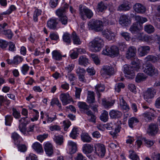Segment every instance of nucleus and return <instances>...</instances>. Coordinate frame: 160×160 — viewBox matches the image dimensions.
<instances>
[{
  "mask_svg": "<svg viewBox=\"0 0 160 160\" xmlns=\"http://www.w3.org/2000/svg\"><path fill=\"white\" fill-rule=\"evenodd\" d=\"M51 105L53 106L55 104L60 109H61L62 106L61 103L59 102L58 99L56 98L52 99L50 103Z\"/></svg>",
  "mask_w": 160,
  "mask_h": 160,
  "instance_id": "nucleus-48",
  "label": "nucleus"
},
{
  "mask_svg": "<svg viewBox=\"0 0 160 160\" xmlns=\"http://www.w3.org/2000/svg\"><path fill=\"white\" fill-rule=\"evenodd\" d=\"M76 72L78 76L80 75L85 74L86 71L83 68L78 67L76 69Z\"/></svg>",
  "mask_w": 160,
  "mask_h": 160,
  "instance_id": "nucleus-57",
  "label": "nucleus"
},
{
  "mask_svg": "<svg viewBox=\"0 0 160 160\" xmlns=\"http://www.w3.org/2000/svg\"><path fill=\"white\" fill-rule=\"evenodd\" d=\"M54 141L58 145H61L63 142L62 136L60 135H55L53 138Z\"/></svg>",
  "mask_w": 160,
  "mask_h": 160,
  "instance_id": "nucleus-37",
  "label": "nucleus"
},
{
  "mask_svg": "<svg viewBox=\"0 0 160 160\" xmlns=\"http://www.w3.org/2000/svg\"><path fill=\"white\" fill-rule=\"evenodd\" d=\"M56 19L51 18L47 22L48 26L50 29H54L57 24Z\"/></svg>",
  "mask_w": 160,
  "mask_h": 160,
  "instance_id": "nucleus-29",
  "label": "nucleus"
},
{
  "mask_svg": "<svg viewBox=\"0 0 160 160\" xmlns=\"http://www.w3.org/2000/svg\"><path fill=\"white\" fill-rule=\"evenodd\" d=\"M101 75L103 77L106 75L111 76L114 73V69L111 65H105L101 69Z\"/></svg>",
  "mask_w": 160,
  "mask_h": 160,
  "instance_id": "nucleus-7",
  "label": "nucleus"
},
{
  "mask_svg": "<svg viewBox=\"0 0 160 160\" xmlns=\"http://www.w3.org/2000/svg\"><path fill=\"white\" fill-rule=\"evenodd\" d=\"M140 30V28L138 27V23L133 24L129 29L130 31L132 33H137Z\"/></svg>",
  "mask_w": 160,
  "mask_h": 160,
  "instance_id": "nucleus-33",
  "label": "nucleus"
},
{
  "mask_svg": "<svg viewBox=\"0 0 160 160\" xmlns=\"http://www.w3.org/2000/svg\"><path fill=\"white\" fill-rule=\"evenodd\" d=\"M30 67L27 64H23L21 67V71L23 75H26Z\"/></svg>",
  "mask_w": 160,
  "mask_h": 160,
  "instance_id": "nucleus-50",
  "label": "nucleus"
},
{
  "mask_svg": "<svg viewBox=\"0 0 160 160\" xmlns=\"http://www.w3.org/2000/svg\"><path fill=\"white\" fill-rule=\"evenodd\" d=\"M133 8L135 12L138 13H144L146 11V8L145 6L139 3H137L134 4Z\"/></svg>",
  "mask_w": 160,
  "mask_h": 160,
  "instance_id": "nucleus-12",
  "label": "nucleus"
},
{
  "mask_svg": "<svg viewBox=\"0 0 160 160\" xmlns=\"http://www.w3.org/2000/svg\"><path fill=\"white\" fill-rule=\"evenodd\" d=\"M60 99L63 105H66L72 101V98L68 93H62L60 96Z\"/></svg>",
  "mask_w": 160,
  "mask_h": 160,
  "instance_id": "nucleus-10",
  "label": "nucleus"
},
{
  "mask_svg": "<svg viewBox=\"0 0 160 160\" xmlns=\"http://www.w3.org/2000/svg\"><path fill=\"white\" fill-rule=\"evenodd\" d=\"M129 158L132 160H139V156L133 150L129 151Z\"/></svg>",
  "mask_w": 160,
  "mask_h": 160,
  "instance_id": "nucleus-38",
  "label": "nucleus"
},
{
  "mask_svg": "<svg viewBox=\"0 0 160 160\" xmlns=\"http://www.w3.org/2000/svg\"><path fill=\"white\" fill-rule=\"evenodd\" d=\"M102 34L104 37L109 40L113 39L117 35L116 33L113 32L108 29L103 30Z\"/></svg>",
  "mask_w": 160,
  "mask_h": 160,
  "instance_id": "nucleus-9",
  "label": "nucleus"
},
{
  "mask_svg": "<svg viewBox=\"0 0 160 160\" xmlns=\"http://www.w3.org/2000/svg\"><path fill=\"white\" fill-rule=\"evenodd\" d=\"M144 30L147 33L151 34L154 32L155 28L152 25L147 24L144 27Z\"/></svg>",
  "mask_w": 160,
  "mask_h": 160,
  "instance_id": "nucleus-34",
  "label": "nucleus"
},
{
  "mask_svg": "<svg viewBox=\"0 0 160 160\" xmlns=\"http://www.w3.org/2000/svg\"><path fill=\"white\" fill-rule=\"evenodd\" d=\"M110 117L112 118H118L121 117L122 116L121 112L116 110H112L109 113Z\"/></svg>",
  "mask_w": 160,
  "mask_h": 160,
  "instance_id": "nucleus-24",
  "label": "nucleus"
},
{
  "mask_svg": "<svg viewBox=\"0 0 160 160\" xmlns=\"http://www.w3.org/2000/svg\"><path fill=\"white\" fill-rule=\"evenodd\" d=\"M78 61L79 65L85 67L89 63L88 59L84 56H80L78 58Z\"/></svg>",
  "mask_w": 160,
  "mask_h": 160,
  "instance_id": "nucleus-20",
  "label": "nucleus"
},
{
  "mask_svg": "<svg viewBox=\"0 0 160 160\" xmlns=\"http://www.w3.org/2000/svg\"><path fill=\"white\" fill-rule=\"evenodd\" d=\"M120 35L127 41H129L131 39L130 34L127 32H120Z\"/></svg>",
  "mask_w": 160,
  "mask_h": 160,
  "instance_id": "nucleus-54",
  "label": "nucleus"
},
{
  "mask_svg": "<svg viewBox=\"0 0 160 160\" xmlns=\"http://www.w3.org/2000/svg\"><path fill=\"white\" fill-rule=\"evenodd\" d=\"M78 105L80 109L84 111L89 109V107L85 102H78Z\"/></svg>",
  "mask_w": 160,
  "mask_h": 160,
  "instance_id": "nucleus-44",
  "label": "nucleus"
},
{
  "mask_svg": "<svg viewBox=\"0 0 160 160\" xmlns=\"http://www.w3.org/2000/svg\"><path fill=\"white\" fill-rule=\"evenodd\" d=\"M82 149L84 153L88 154L91 153L93 151V146L88 144H85L83 145Z\"/></svg>",
  "mask_w": 160,
  "mask_h": 160,
  "instance_id": "nucleus-18",
  "label": "nucleus"
},
{
  "mask_svg": "<svg viewBox=\"0 0 160 160\" xmlns=\"http://www.w3.org/2000/svg\"><path fill=\"white\" fill-rule=\"evenodd\" d=\"M88 25L97 31H101L103 27L102 22L99 20H92L89 22Z\"/></svg>",
  "mask_w": 160,
  "mask_h": 160,
  "instance_id": "nucleus-5",
  "label": "nucleus"
},
{
  "mask_svg": "<svg viewBox=\"0 0 160 160\" xmlns=\"http://www.w3.org/2000/svg\"><path fill=\"white\" fill-rule=\"evenodd\" d=\"M65 12V10L63 8H60L55 12L56 15L59 17L64 16Z\"/></svg>",
  "mask_w": 160,
  "mask_h": 160,
  "instance_id": "nucleus-46",
  "label": "nucleus"
},
{
  "mask_svg": "<svg viewBox=\"0 0 160 160\" xmlns=\"http://www.w3.org/2000/svg\"><path fill=\"white\" fill-rule=\"evenodd\" d=\"M12 137L14 141L15 144L18 145V144L19 143V139L20 138V136L18 133L14 132L12 134Z\"/></svg>",
  "mask_w": 160,
  "mask_h": 160,
  "instance_id": "nucleus-47",
  "label": "nucleus"
},
{
  "mask_svg": "<svg viewBox=\"0 0 160 160\" xmlns=\"http://www.w3.org/2000/svg\"><path fill=\"white\" fill-rule=\"evenodd\" d=\"M136 49L134 47L129 48L126 52V57L128 59H130L135 57L136 55Z\"/></svg>",
  "mask_w": 160,
  "mask_h": 160,
  "instance_id": "nucleus-14",
  "label": "nucleus"
},
{
  "mask_svg": "<svg viewBox=\"0 0 160 160\" xmlns=\"http://www.w3.org/2000/svg\"><path fill=\"white\" fill-rule=\"evenodd\" d=\"M106 8V5L103 2H101L98 4L97 10L98 12H102Z\"/></svg>",
  "mask_w": 160,
  "mask_h": 160,
  "instance_id": "nucleus-49",
  "label": "nucleus"
},
{
  "mask_svg": "<svg viewBox=\"0 0 160 160\" xmlns=\"http://www.w3.org/2000/svg\"><path fill=\"white\" fill-rule=\"evenodd\" d=\"M119 105L120 108L123 110L126 111H128L129 110V108L124 101L123 98L121 96L119 97Z\"/></svg>",
  "mask_w": 160,
  "mask_h": 160,
  "instance_id": "nucleus-22",
  "label": "nucleus"
},
{
  "mask_svg": "<svg viewBox=\"0 0 160 160\" xmlns=\"http://www.w3.org/2000/svg\"><path fill=\"white\" fill-rule=\"evenodd\" d=\"M12 110L13 112L12 114L14 118L17 119L19 118L21 116L20 112L14 108H12Z\"/></svg>",
  "mask_w": 160,
  "mask_h": 160,
  "instance_id": "nucleus-61",
  "label": "nucleus"
},
{
  "mask_svg": "<svg viewBox=\"0 0 160 160\" xmlns=\"http://www.w3.org/2000/svg\"><path fill=\"white\" fill-rule=\"evenodd\" d=\"M95 153L98 156L103 157L105 152L104 146L102 144L98 143L94 146Z\"/></svg>",
  "mask_w": 160,
  "mask_h": 160,
  "instance_id": "nucleus-8",
  "label": "nucleus"
},
{
  "mask_svg": "<svg viewBox=\"0 0 160 160\" xmlns=\"http://www.w3.org/2000/svg\"><path fill=\"white\" fill-rule=\"evenodd\" d=\"M104 43V41L102 38L97 37L89 42V46L93 48L95 52H98L103 46Z\"/></svg>",
  "mask_w": 160,
  "mask_h": 160,
  "instance_id": "nucleus-2",
  "label": "nucleus"
},
{
  "mask_svg": "<svg viewBox=\"0 0 160 160\" xmlns=\"http://www.w3.org/2000/svg\"><path fill=\"white\" fill-rule=\"evenodd\" d=\"M100 119L104 122L108 121V112L106 111H103L100 117Z\"/></svg>",
  "mask_w": 160,
  "mask_h": 160,
  "instance_id": "nucleus-35",
  "label": "nucleus"
},
{
  "mask_svg": "<svg viewBox=\"0 0 160 160\" xmlns=\"http://www.w3.org/2000/svg\"><path fill=\"white\" fill-rule=\"evenodd\" d=\"M135 18L136 20L140 23L142 24L148 21V20L146 18L139 15L135 16Z\"/></svg>",
  "mask_w": 160,
  "mask_h": 160,
  "instance_id": "nucleus-43",
  "label": "nucleus"
},
{
  "mask_svg": "<svg viewBox=\"0 0 160 160\" xmlns=\"http://www.w3.org/2000/svg\"><path fill=\"white\" fill-rule=\"evenodd\" d=\"M144 60L145 62L151 61L154 62L157 61L158 58L155 56L149 55L144 58Z\"/></svg>",
  "mask_w": 160,
  "mask_h": 160,
  "instance_id": "nucleus-41",
  "label": "nucleus"
},
{
  "mask_svg": "<svg viewBox=\"0 0 160 160\" xmlns=\"http://www.w3.org/2000/svg\"><path fill=\"white\" fill-rule=\"evenodd\" d=\"M63 123L64 126V131H67L68 129L71 125L70 122L68 120H64L63 121Z\"/></svg>",
  "mask_w": 160,
  "mask_h": 160,
  "instance_id": "nucleus-63",
  "label": "nucleus"
},
{
  "mask_svg": "<svg viewBox=\"0 0 160 160\" xmlns=\"http://www.w3.org/2000/svg\"><path fill=\"white\" fill-rule=\"evenodd\" d=\"M119 23L122 26H128L131 23L129 16L126 15L121 16L119 20Z\"/></svg>",
  "mask_w": 160,
  "mask_h": 160,
  "instance_id": "nucleus-11",
  "label": "nucleus"
},
{
  "mask_svg": "<svg viewBox=\"0 0 160 160\" xmlns=\"http://www.w3.org/2000/svg\"><path fill=\"white\" fill-rule=\"evenodd\" d=\"M63 39L64 41L68 43L71 42L70 35L69 33H64L63 36Z\"/></svg>",
  "mask_w": 160,
  "mask_h": 160,
  "instance_id": "nucleus-51",
  "label": "nucleus"
},
{
  "mask_svg": "<svg viewBox=\"0 0 160 160\" xmlns=\"http://www.w3.org/2000/svg\"><path fill=\"white\" fill-rule=\"evenodd\" d=\"M115 102V100H112L110 101H108L105 99H103L102 100V104L105 108H110L113 106Z\"/></svg>",
  "mask_w": 160,
  "mask_h": 160,
  "instance_id": "nucleus-26",
  "label": "nucleus"
},
{
  "mask_svg": "<svg viewBox=\"0 0 160 160\" xmlns=\"http://www.w3.org/2000/svg\"><path fill=\"white\" fill-rule=\"evenodd\" d=\"M33 149L38 153H41L43 152L42 146L39 143L36 142L32 145Z\"/></svg>",
  "mask_w": 160,
  "mask_h": 160,
  "instance_id": "nucleus-19",
  "label": "nucleus"
},
{
  "mask_svg": "<svg viewBox=\"0 0 160 160\" xmlns=\"http://www.w3.org/2000/svg\"><path fill=\"white\" fill-rule=\"evenodd\" d=\"M151 158L152 160H160V153L154 152L152 153Z\"/></svg>",
  "mask_w": 160,
  "mask_h": 160,
  "instance_id": "nucleus-59",
  "label": "nucleus"
},
{
  "mask_svg": "<svg viewBox=\"0 0 160 160\" xmlns=\"http://www.w3.org/2000/svg\"><path fill=\"white\" fill-rule=\"evenodd\" d=\"M44 149L46 154L51 156L53 153V149L52 144L49 142H46L44 146Z\"/></svg>",
  "mask_w": 160,
  "mask_h": 160,
  "instance_id": "nucleus-15",
  "label": "nucleus"
},
{
  "mask_svg": "<svg viewBox=\"0 0 160 160\" xmlns=\"http://www.w3.org/2000/svg\"><path fill=\"white\" fill-rule=\"evenodd\" d=\"M87 100L88 102L90 104L94 102L95 98L93 92H88Z\"/></svg>",
  "mask_w": 160,
  "mask_h": 160,
  "instance_id": "nucleus-36",
  "label": "nucleus"
},
{
  "mask_svg": "<svg viewBox=\"0 0 160 160\" xmlns=\"http://www.w3.org/2000/svg\"><path fill=\"white\" fill-rule=\"evenodd\" d=\"M103 22L105 23H106L108 25H112L115 23V20L114 18L109 19L105 18L103 20Z\"/></svg>",
  "mask_w": 160,
  "mask_h": 160,
  "instance_id": "nucleus-64",
  "label": "nucleus"
},
{
  "mask_svg": "<svg viewBox=\"0 0 160 160\" xmlns=\"http://www.w3.org/2000/svg\"><path fill=\"white\" fill-rule=\"evenodd\" d=\"M45 51V48L43 47L36 48L33 53V55L35 56L42 58L44 56Z\"/></svg>",
  "mask_w": 160,
  "mask_h": 160,
  "instance_id": "nucleus-21",
  "label": "nucleus"
},
{
  "mask_svg": "<svg viewBox=\"0 0 160 160\" xmlns=\"http://www.w3.org/2000/svg\"><path fill=\"white\" fill-rule=\"evenodd\" d=\"M124 87V86L122 83H120L116 84L115 87V90L118 92H119L121 90V89L123 88Z\"/></svg>",
  "mask_w": 160,
  "mask_h": 160,
  "instance_id": "nucleus-62",
  "label": "nucleus"
},
{
  "mask_svg": "<svg viewBox=\"0 0 160 160\" xmlns=\"http://www.w3.org/2000/svg\"><path fill=\"white\" fill-rule=\"evenodd\" d=\"M42 11L38 8H36L33 13V20L34 22H37L38 17L41 14Z\"/></svg>",
  "mask_w": 160,
  "mask_h": 160,
  "instance_id": "nucleus-32",
  "label": "nucleus"
},
{
  "mask_svg": "<svg viewBox=\"0 0 160 160\" xmlns=\"http://www.w3.org/2000/svg\"><path fill=\"white\" fill-rule=\"evenodd\" d=\"M158 130V128L156 125L151 124L149 126L148 132L150 135H154L157 133Z\"/></svg>",
  "mask_w": 160,
  "mask_h": 160,
  "instance_id": "nucleus-23",
  "label": "nucleus"
},
{
  "mask_svg": "<svg viewBox=\"0 0 160 160\" xmlns=\"http://www.w3.org/2000/svg\"><path fill=\"white\" fill-rule=\"evenodd\" d=\"M155 93L156 91L154 89L148 88L144 93V98L146 102L148 103H150L152 99L153 98Z\"/></svg>",
  "mask_w": 160,
  "mask_h": 160,
  "instance_id": "nucleus-6",
  "label": "nucleus"
},
{
  "mask_svg": "<svg viewBox=\"0 0 160 160\" xmlns=\"http://www.w3.org/2000/svg\"><path fill=\"white\" fill-rule=\"evenodd\" d=\"M0 33L5 35L8 39H11L13 36V34L10 30L8 29L6 30H0Z\"/></svg>",
  "mask_w": 160,
  "mask_h": 160,
  "instance_id": "nucleus-40",
  "label": "nucleus"
},
{
  "mask_svg": "<svg viewBox=\"0 0 160 160\" xmlns=\"http://www.w3.org/2000/svg\"><path fill=\"white\" fill-rule=\"evenodd\" d=\"M82 141L84 142H89L92 140L91 137L87 133H82L81 135Z\"/></svg>",
  "mask_w": 160,
  "mask_h": 160,
  "instance_id": "nucleus-28",
  "label": "nucleus"
},
{
  "mask_svg": "<svg viewBox=\"0 0 160 160\" xmlns=\"http://www.w3.org/2000/svg\"><path fill=\"white\" fill-rule=\"evenodd\" d=\"M16 9V7L13 5L11 6L6 11L2 13L3 14H10L12 12L15 10Z\"/></svg>",
  "mask_w": 160,
  "mask_h": 160,
  "instance_id": "nucleus-60",
  "label": "nucleus"
},
{
  "mask_svg": "<svg viewBox=\"0 0 160 160\" xmlns=\"http://www.w3.org/2000/svg\"><path fill=\"white\" fill-rule=\"evenodd\" d=\"M147 77L143 73H138L137 74L136 78V81L139 82L146 80Z\"/></svg>",
  "mask_w": 160,
  "mask_h": 160,
  "instance_id": "nucleus-31",
  "label": "nucleus"
},
{
  "mask_svg": "<svg viewBox=\"0 0 160 160\" xmlns=\"http://www.w3.org/2000/svg\"><path fill=\"white\" fill-rule=\"evenodd\" d=\"M139 122V120L136 118L132 117L130 118L128 120L129 126L132 128Z\"/></svg>",
  "mask_w": 160,
  "mask_h": 160,
  "instance_id": "nucleus-25",
  "label": "nucleus"
},
{
  "mask_svg": "<svg viewBox=\"0 0 160 160\" xmlns=\"http://www.w3.org/2000/svg\"><path fill=\"white\" fill-rule=\"evenodd\" d=\"M145 42H147L152 43L153 42L152 37V36L145 35L143 36L142 40Z\"/></svg>",
  "mask_w": 160,
  "mask_h": 160,
  "instance_id": "nucleus-58",
  "label": "nucleus"
},
{
  "mask_svg": "<svg viewBox=\"0 0 160 160\" xmlns=\"http://www.w3.org/2000/svg\"><path fill=\"white\" fill-rule=\"evenodd\" d=\"M22 58L18 55L15 56L13 60V63L15 64H18L21 63L22 61Z\"/></svg>",
  "mask_w": 160,
  "mask_h": 160,
  "instance_id": "nucleus-55",
  "label": "nucleus"
},
{
  "mask_svg": "<svg viewBox=\"0 0 160 160\" xmlns=\"http://www.w3.org/2000/svg\"><path fill=\"white\" fill-rule=\"evenodd\" d=\"M150 49V48L147 46H140L138 48L139 55L141 57L145 56L149 53Z\"/></svg>",
  "mask_w": 160,
  "mask_h": 160,
  "instance_id": "nucleus-13",
  "label": "nucleus"
},
{
  "mask_svg": "<svg viewBox=\"0 0 160 160\" xmlns=\"http://www.w3.org/2000/svg\"><path fill=\"white\" fill-rule=\"evenodd\" d=\"M143 71L147 74L152 76L157 75L158 73V70L155 69L154 67L151 64L144 63L142 68Z\"/></svg>",
  "mask_w": 160,
  "mask_h": 160,
  "instance_id": "nucleus-4",
  "label": "nucleus"
},
{
  "mask_svg": "<svg viewBox=\"0 0 160 160\" xmlns=\"http://www.w3.org/2000/svg\"><path fill=\"white\" fill-rule=\"evenodd\" d=\"M110 47V56L114 57L118 56L119 53V49L115 46H112Z\"/></svg>",
  "mask_w": 160,
  "mask_h": 160,
  "instance_id": "nucleus-27",
  "label": "nucleus"
},
{
  "mask_svg": "<svg viewBox=\"0 0 160 160\" xmlns=\"http://www.w3.org/2000/svg\"><path fill=\"white\" fill-rule=\"evenodd\" d=\"M110 47L108 46H106L102 52V54L104 55L110 56Z\"/></svg>",
  "mask_w": 160,
  "mask_h": 160,
  "instance_id": "nucleus-52",
  "label": "nucleus"
},
{
  "mask_svg": "<svg viewBox=\"0 0 160 160\" xmlns=\"http://www.w3.org/2000/svg\"><path fill=\"white\" fill-rule=\"evenodd\" d=\"M13 119L11 115H7L5 117V124L6 125L10 126Z\"/></svg>",
  "mask_w": 160,
  "mask_h": 160,
  "instance_id": "nucleus-56",
  "label": "nucleus"
},
{
  "mask_svg": "<svg viewBox=\"0 0 160 160\" xmlns=\"http://www.w3.org/2000/svg\"><path fill=\"white\" fill-rule=\"evenodd\" d=\"M79 14L81 18L85 20L87 18H91L93 16L92 12L86 7L80 5L79 7Z\"/></svg>",
  "mask_w": 160,
  "mask_h": 160,
  "instance_id": "nucleus-3",
  "label": "nucleus"
},
{
  "mask_svg": "<svg viewBox=\"0 0 160 160\" xmlns=\"http://www.w3.org/2000/svg\"><path fill=\"white\" fill-rule=\"evenodd\" d=\"M69 148V152L70 154L75 153L77 151V144L75 142L72 141H69L68 143Z\"/></svg>",
  "mask_w": 160,
  "mask_h": 160,
  "instance_id": "nucleus-17",
  "label": "nucleus"
},
{
  "mask_svg": "<svg viewBox=\"0 0 160 160\" xmlns=\"http://www.w3.org/2000/svg\"><path fill=\"white\" fill-rule=\"evenodd\" d=\"M95 90L97 92V95L99 97V92L103 91L105 89L104 86L102 84H98L95 86Z\"/></svg>",
  "mask_w": 160,
  "mask_h": 160,
  "instance_id": "nucleus-45",
  "label": "nucleus"
},
{
  "mask_svg": "<svg viewBox=\"0 0 160 160\" xmlns=\"http://www.w3.org/2000/svg\"><path fill=\"white\" fill-rule=\"evenodd\" d=\"M72 39L74 44H80L81 43V41L79 38L74 32H73L72 33Z\"/></svg>",
  "mask_w": 160,
  "mask_h": 160,
  "instance_id": "nucleus-42",
  "label": "nucleus"
},
{
  "mask_svg": "<svg viewBox=\"0 0 160 160\" xmlns=\"http://www.w3.org/2000/svg\"><path fill=\"white\" fill-rule=\"evenodd\" d=\"M131 65H125L123 66L125 76L128 79H132L134 78L135 75L134 70L138 72L142 69L141 61L137 58H135L132 62Z\"/></svg>",
  "mask_w": 160,
  "mask_h": 160,
  "instance_id": "nucleus-1",
  "label": "nucleus"
},
{
  "mask_svg": "<svg viewBox=\"0 0 160 160\" xmlns=\"http://www.w3.org/2000/svg\"><path fill=\"white\" fill-rule=\"evenodd\" d=\"M52 54L53 59L58 61L61 60L62 56L58 51L56 50H54L52 52Z\"/></svg>",
  "mask_w": 160,
  "mask_h": 160,
  "instance_id": "nucleus-30",
  "label": "nucleus"
},
{
  "mask_svg": "<svg viewBox=\"0 0 160 160\" xmlns=\"http://www.w3.org/2000/svg\"><path fill=\"white\" fill-rule=\"evenodd\" d=\"M59 21L62 25H65L68 23V18L66 16H63L59 17Z\"/></svg>",
  "mask_w": 160,
  "mask_h": 160,
  "instance_id": "nucleus-53",
  "label": "nucleus"
},
{
  "mask_svg": "<svg viewBox=\"0 0 160 160\" xmlns=\"http://www.w3.org/2000/svg\"><path fill=\"white\" fill-rule=\"evenodd\" d=\"M79 134V130L76 128H74L70 134V136L73 139H75Z\"/></svg>",
  "mask_w": 160,
  "mask_h": 160,
  "instance_id": "nucleus-39",
  "label": "nucleus"
},
{
  "mask_svg": "<svg viewBox=\"0 0 160 160\" xmlns=\"http://www.w3.org/2000/svg\"><path fill=\"white\" fill-rule=\"evenodd\" d=\"M131 8L130 3L128 2H125L120 5L118 7V10L119 11H128Z\"/></svg>",
  "mask_w": 160,
  "mask_h": 160,
  "instance_id": "nucleus-16",
  "label": "nucleus"
}]
</instances>
